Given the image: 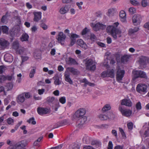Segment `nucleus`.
Masks as SVG:
<instances>
[{"mask_svg": "<svg viewBox=\"0 0 149 149\" xmlns=\"http://www.w3.org/2000/svg\"><path fill=\"white\" fill-rule=\"evenodd\" d=\"M59 102L62 104H65L66 102V98L65 97H61L59 99Z\"/></svg>", "mask_w": 149, "mask_h": 149, "instance_id": "c03bdc74", "label": "nucleus"}, {"mask_svg": "<svg viewBox=\"0 0 149 149\" xmlns=\"http://www.w3.org/2000/svg\"><path fill=\"white\" fill-rule=\"evenodd\" d=\"M119 110L123 116L126 117H129L132 114V111L129 109H124L121 106H119L118 108Z\"/></svg>", "mask_w": 149, "mask_h": 149, "instance_id": "423d86ee", "label": "nucleus"}, {"mask_svg": "<svg viewBox=\"0 0 149 149\" xmlns=\"http://www.w3.org/2000/svg\"><path fill=\"white\" fill-rule=\"evenodd\" d=\"M144 27L149 30V22L146 23L144 25Z\"/></svg>", "mask_w": 149, "mask_h": 149, "instance_id": "774afa93", "label": "nucleus"}, {"mask_svg": "<svg viewBox=\"0 0 149 149\" xmlns=\"http://www.w3.org/2000/svg\"><path fill=\"white\" fill-rule=\"evenodd\" d=\"M129 11L131 14H132L135 13L136 9L133 8L131 7L129 9Z\"/></svg>", "mask_w": 149, "mask_h": 149, "instance_id": "09e8293b", "label": "nucleus"}, {"mask_svg": "<svg viewBox=\"0 0 149 149\" xmlns=\"http://www.w3.org/2000/svg\"><path fill=\"white\" fill-rule=\"evenodd\" d=\"M147 86L141 84H138L136 87V91L138 93L144 94L147 92Z\"/></svg>", "mask_w": 149, "mask_h": 149, "instance_id": "39448f33", "label": "nucleus"}, {"mask_svg": "<svg viewBox=\"0 0 149 149\" xmlns=\"http://www.w3.org/2000/svg\"><path fill=\"white\" fill-rule=\"evenodd\" d=\"M113 144L111 141H109L108 143L107 149H113Z\"/></svg>", "mask_w": 149, "mask_h": 149, "instance_id": "3c124183", "label": "nucleus"}, {"mask_svg": "<svg viewBox=\"0 0 149 149\" xmlns=\"http://www.w3.org/2000/svg\"><path fill=\"white\" fill-rule=\"evenodd\" d=\"M134 75L133 79L134 81L135 79L138 78H146L147 77L146 73L141 70L135 71L132 72Z\"/></svg>", "mask_w": 149, "mask_h": 149, "instance_id": "7ed1b4c3", "label": "nucleus"}, {"mask_svg": "<svg viewBox=\"0 0 149 149\" xmlns=\"http://www.w3.org/2000/svg\"><path fill=\"white\" fill-rule=\"evenodd\" d=\"M33 69L31 70L29 74V77L31 78H33L34 77V74L36 72V69L35 67H33Z\"/></svg>", "mask_w": 149, "mask_h": 149, "instance_id": "e433bc0d", "label": "nucleus"}, {"mask_svg": "<svg viewBox=\"0 0 149 149\" xmlns=\"http://www.w3.org/2000/svg\"><path fill=\"white\" fill-rule=\"evenodd\" d=\"M119 24L118 22H115L113 25L109 26L107 28V32L109 33L115 39H117V37L120 38L121 36V31L117 28Z\"/></svg>", "mask_w": 149, "mask_h": 149, "instance_id": "f257e3e1", "label": "nucleus"}, {"mask_svg": "<svg viewBox=\"0 0 149 149\" xmlns=\"http://www.w3.org/2000/svg\"><path fill=\"white\" fill-rule=\"evenodd\" d=\"M27 122L29 123H31L32 125H35L36 123V121L35 120L34 118L33 117L30 118L27 120Z\"/></svg>", "mask_w": 149, "mask_h": 149, "instance_id": "ea45409f", "label": "nucleus"}, {"mask_svg": "<svg viewBox=\"0 0 149 149\" xmlns=\"http://www.w3.org/2000/svg\"><path fill=\"white\" fill-rule=\"evenodd\" d=\"M29 38V36L27 34L24 33L22 34L20 39L22 42L27 41H28Z\"/></svg>", "mask_w": 149, "mask_h": 149, "instance_id": "5701e85b", "label": "nucleus"}, {"mask_svg": "<svg viewBox=\"0 0 149 149\" xmlns=\"http://www.w3.org/2000/svg\"><path fill=\"white\" fill-rule=\"evenodd\" d=\"M116 12V10L115 9L111 8L108 11V15L109 16H111L113 15Z\"/></svg>", "mask_w": 149, "mask_h": 149, "instance_id": "c9c22d12", "label": "nucleus"}, {"mask_svg": "<svg viewBox=\"0 0 149 149\" xmlns=\"http://www.w3.org/2000/svg\"><path fill=\"white\" fill-rule=\"evenodd\" d=\"M7 18V16L5 15L3 16L1 19V21L2 22L4 23L6 22Z\"/></svg>", "mask_w": 149, "mask_h": 149, "instance_id": "680f3d73", "label": "nucleus"}, {"mask_svg": "<svg viewBox=\"0 0 149 149\" xmlns=\"http://www.w3.org/2000/svg\"><path fill=\"white\" fill-rule=\"evenodd\" d=\"M66 38V36L62 32H60L59 33L58 35L56 38V39L58 42L62 45L64 44V42Z\"/></svg>", "mask_w": 149, "mask_h": 149, "instance_id": "9d476101", "label": "nucleus"}, {"mask_svg": "<svg viewBox=\"0 0 149 149\" xmlns=\"http://www.w3.org/2000/svg\"><path fill=\"white\" fill-rule=\"evenodd\" d=\"M87 120V118L86 117L80 118L77 121V123L80 126L83 125Z\"/></svg>", "mask_w": 149, "mask_h": 149, "instance_id": "4be33fe9", "label": "nucleus"}, {"mask_svg": "<svg viewBox=\"0 0 149 149\" xmlns=\"http://www.w3.org/2000/svg\"><path fill=\"white\" fill-rule=\"evenodd\" d=\"M119 16L120 17L121 20L123 22H124L126 20V14L125 11L121 10Z\"/></svg>", "mask_w": 149, "mask_h": 149, "instance_id": "412c9836", "label": "nucleus"}, {"mask_svg": "<svg viewBox=\"0 0 149 149\" xmlns=\"http://www.w3.org/2000/svg\"><path fill=\"white\" fill-rule=\"evenodd\" d=\"M37 111L39 114L42 115L48 113L49 110L46 108L39 107L37 109Z\"/></svg>", "mask_w": 149, "mask_h": 149, "instance_id": "ddd939ff", "label": "nucleus"}, {"mask_svg": "<svg viewBox=\"0 0 149 149\" xmlns=\"http://www.w3.org/2000/svg\"><path fill=\"white\" fill-rule=\"evenodd\" d=\"M22 121H20L15 126V130H17L19 127L22 124Z\"/></svg>", "mask_w": 149, "mask_h": 149, "instance_id": "69168bd1", "label": "nucleus"}, {"mask_svg": "<svg viewBox=\"0 0 149 149\" xmlns=\"http://www.w3.org/2000/svg\"><path fill=\"white\" fill-rule=\"evenodd\" d=\"M4 60L6 62H12L13 60V58L12 56L9 53L6 54L4 57Z\"/></svg>", "mask_w": 149, "mask_h": 149, "instance_id": "dca6fc26", "label": "nucleus"}, {"mask_svg": "<svg viewBox=\"0 0 149 149\" xmlns=\"http://www.w3.org/2000/svg\"><path fill=\"white\" fill-rule=\"evenodd\" d=\"M141 4L142 6L144 7L149 5V0H142Z\"/></svg>", "mask_w": 149, "mask_h": 149, "instance_id": "f704fd0d", "label": "nucleus"}, {"mask_svg": "<svg viewBox=\"0 0 149 149\" xmlns=\"http://www.w3.org/2000/svg\"><path fill=\"white\" fill-rule=\"evenodd\" d=\"M130 2L131 4L135 6H139L140 4V3L136 0H130Z\"/></svg>", "mask_w": 149, "mask_h": 149, "instance_id": "58836bf2", "label": "nucleus"}, {"mask_svg": "<svg viewBox=\"0 0 149 149\" xmlns=\"http://www.w3.org/2000/svg\"><path fill=\"white\" fill-rule=\"evenodd\" d=\"M2 32L5 33H8V28L6 26H2Z\"/></svg>", "mask_w": 149, "mask_h": 149, "instance_id": "4c0bfd02", "label": "nucleus"}, {"mask_svg": "<svg viewBox=\"0 0 149 149\" xmlns=\"http://www.w3.org/2000/svg\"><path fill=\"white\" fill-rule=\"evenodd\" d=\"M53 79L54 80V84L55 85H59L61 83V78L57 75H55Z\"/></svg>", "mask_w": 149, "mask_h": 149, "instance_id": "2eb2a0df", "label": "nucleus"}, {"mask_svg": "<svg viewBox=\"0 0 149 149\" xmlns=\"http://www.w3.org/2000/svg\"><path fill=\"white\" fill-rule=\"evenodd\" d=\"M26 50V49L20 46L16 51L19 54L22 55L25 52Z\"/></svg>", "mask_w": 149, "mask_h": 149, "instance_id": "c85d7f7f", "label": "nucleus"}, {"mask_svg": "<svg viewBox=\"0 0 149 149\" xmlns=\"http://www.w3.org/2000/svg\"><path fill=\"white\" fill-rule=\"evenodd\" d=\"M10 35L12 37L19 36L20 35V33L19 30H16L14 31H11L10 32Z\"/></svg>", "mask_w": 149, "mask_h": 149, "instance_id": "a878e982", "label": "nucleus"}, {"mask_svg": "<svg viewBox=\"0 0 149 149\" xmlns=\"http://www.w3.org/2000/svg\"><path fill=\"white\" fill-rule=\"evenodd\" d=\"M5 80H6V76L2 75H0V82H1Z\"/></svg>", "mask_w": 149, "mask_h": 149, "instance_id": "4d7b16f0", "label": "nucleus"}, {"mask_svg": "<svg viewBox=\"0 0 149 149\" xmlns=\"http://www.w3.org/2000/svg\"><path fill=\"white\" fill-rule=\"evenodd\" d=\"M7 87L8 89V90H9L13 88V85L11 83H8L7 84Z\"/></svg>", "mask_w": 149, "mask_h": 149, "instance_id": "6e6d98bb", "label": "nucleus"}, {"mask_svg": "<svg viewBox=\"0 0 149 149\" xmlns=\"http://www.w3.org/2000/svg\"><path fill=\"white\" fill-rule=\"evenodd\" d=\"M139 30V28L138 27H135L133 29L131 28L129 30V33L130 35H132L136 32Z\"/></svg>", "mask_w": 149, "mask_h": 149, "instance_id": "bb28decb", "label": "nucleus"}, {"mask_svg": "<svg viewBox=\"0 0 149 149\" xmlns=\"http://www.w3.org/2000/svg\"><path fill=\"white\" fill-rule=\"evenodd\" d=\"M45 91V89L44 88L39 89L38 90V94L40 95H42L44 93Z\"/></svg>", "mask_w": 149, "mask_h": 149, "instance_id": "603ef678", "label": "nucleus"}, {"mask_svg": "<svg viewBox=\"0 0 149 149\" xmlns=\"http://www.w3.org/2000/svg\"><path fill=\"white\" fill-rule=\"evenodd\" d=\"M101 142L99 141L94 140L91 142V144L93 145H95L96 147L98 148L101 145Z\"/></svg>", "mask_w": 149, "mask_h": 149, "instance_id": "c756f323", "label": "nucleus"}, {"mask_svg": "<svg viewBox=\"0 0 149 149\" xmlns=\"http://www.w3.org/2000/svg\"><path fill=\"white\" fill-rule=\"evenodd\" d=\"M25 101L24 93L19 95L17 97V102L18 103L23 102Z\"/></svg>", "mask_w": 149, "mask_h": 149, "instance_id": "b1692460", "label": "nucleus"}, {"mask_svg": "<svg viewBox=\"0 0 149 149\" xmlns=\"http://www.w3.org/2000/svg\"><path fill=\"white\" fill-rule=\"evenodd\" d=\"M67 63L70 65H75L77 64V63L76 60L71 57H69L68 58V61H67Z\"/></svg>", "mask_w": 149, "mask_h": 149, "instance_id": "cd10ccee", "label": "nucleus"}, {"mask_svg": "<svg viewBox=\"0 0 149 149\" xmlns=\"http://www.w3.org/2000/svg\"><path fill=\"white\" fill-rule=\"evenodd\" d=\"M88 31V30L87 28H85L82 30L81 33L82 35H85Z\"/></svg>", "mask_w": 149, "mask_h": 149, "instance_id": "052dcab7", "label": "nucleus"}, {"mask_svg": "<svg viewBox=\"0 0 149 149\" xmlns=\"http://www.w3.org/2000/svg\"><path fill=\"white\" fill-rule=\"evenodd\" d=\"M119 130L120 132V133L122 137H126V135L123 129L122 128L119 127Z\"/></svg>", "mask_w": 149, "mask_h": 149, "instance_id": "864d4df0", "label": "nucleus"}, {"mask_svg": "<svg viewBox=\"0 0 149 149\" xmlns=\"http://www.w3.org/2000/svg\"><path fill=\"white\" fill-rule=\"evenodd\" d=\"M86 110L84 109L80 108L75 113V116L77 118H81L84 115Z\"/></svg>", "mask_w": 149, "mask_h": 149, "instance_id": "f8f14e48", "label": "nucleus"}, {"mask_svg": "<svg viewBox=\"0 0 149 149\" xmlns=\"http://www.w3.org/2000/svg\"><path fill=\"white\" fill-rule=\"evenodd\" d=\"M7 41L3 38L0 39V45L3 47H6L7 46Z\"/></svg>", "mask_w": 149, "mask_h": 149, "instance_id": "2f4dec72", "label": "nucleus"}, {"mask_svg": "<svg viewBox=\"0 0 149 149\" xmlns=\"http://www.w3.org/2000/svg\"><path fill=\"white\" fill-rule=\"evenodd\" d=\"M127 127L128 129L131 130L132 129L133 127V124L132 123H130L127 124Z\"/></svg>", "mask_w": 149, "mask_h": 149, "instance_id": "13d9d810", "label": "nucleus"}, {"mask_svg": "<svg viewBox=\"0 0 149 149\" xmlns=\"http://www.w3.org/2000/svg\"><path fill=\"white\" fill-rule=\"evenodd\" d=\"M101 76L102 77H110L111 78L114 77V70L112 69L108 70L106 72L104 71L101 74Z\"/></svg>", "mask_w": 149, "mask_h": 149, "instance_id": "0eeeda50", "label": "nucleus"}, {"mask_svg": "<svg viewBox=\"0 0 149 149\" xmlns=\"http://www.w3.org/2000/svg\"><path fill=\"white\" fill-rule=\"evenodd\" d=\"M121 104L122 105L130 107L132 106V103L130 99H124L121 100Z\"/></svg>", "mask_w": 149, "mask_h": 149, "instance_id": "4468645a", "label": "nucleus"}, {"mask_svg": "<svg viewBox=\"0 0 149 149\" xmlns=\"http://www.w3.org/2000/svg\"><path fill=\"white\" fill-rule=\"evenodd\" d=\"M90 25L93 28V29L95 31L103 30L105 29L106 28L105 25L100 23H97L95 24L92 23H91Z\"/></svg>", "mask_w": 149, "mask_h": 149, "instance_id": "20e7f679", "label": "nucleus"}, {"mask_svg": "<svg viewBox=\"0 0 149 149\" xmlns=\"http://www.w3.org/2000/svg\"><path fill=\"white\" fill-rule=\"evenodd\" d=\"M87 60L86 63V69L91 71H94L95 70L96 65L93 61L91 59Z\"/></svg>", "mask_w": 149, "mask_h": 149, "instance_id": "f03ea898", "label": "nucleus"}, {"mask_svg": "<svg viewBox=\"0 0 149 149\" xmlns=\"http://www.w3.org/2000/svg\"><path fill=\"white\" fill-rule=\"evenodd\" d=\"M130 57V56L128 55H125L121 58V61L122 62H127L128 61Z\"/></svg>", "mask_w": 149, "mask_h": 149, "instance_id": "7c9ffc66", "label": "nucleus"}, {"mask_svg": "<svg viewBox=\"0 0 149 149\" xmlns=\"http://www.w3.org/2000/svg\"><path fill=\"white\" fill-rule=\"evenodd\" d=\"M71 39V42H70V45L71 46L73 45L75 43L76 41V39L73 38H70Z\"/></svg>", "mask_w": 149, "mask_h": 149, "instance_id": "338daca9", "label": "nucleus"}, {"mask_svg": "<svg viewBox=\"0 0 149 149\" xmlns=\"http://www.w3.org/2000/svg\"><path fill=\"white\" fill-rule=\"evenodd\" d=\"M111 107L110 105L109 104H106L105 105L102 109L103 112H105L107 111L110 110L111 109Z\"/></svg>", "mask_w": 149, "mask_h": 149, "instance_id": "72a5a7b5", "label": "nucleus"}, {"mask_svg": "<svg viewBox=\"0 0 149 149\" xmlns=\"http://www.w3.org/2000/svg\"><path fill=\"white\" fill-rule=\"evenodd\" d=\"M79 37V36L76 34H72L71 35L70 38L76 39Z\"/></svg>", "mask_w": 149, "mask_h": 149, "instance_id": "0e129e2a", "label": "nucleus"}, {"mask_svg": "<svg viewBox=\"0 0 149 149\" xmlns=\"http://www.w3.org/2000/svg\"><path fill=\"white\" fill-rule=\"evenodd\" d=\"M68 70L74 75H76L78 74L79 72L77 69L72 67H68L67 68Z\"/></svg>", "mask_w": 149, "mask_h": 149, "instance_id": "393cba45", "label": "nucleus"}, {"mask_svg": "<svg viewBox=\"0 0 149 149\" xmlns=\"http://www.w3.org/2000/svg\"><path fill=\"white\" fill-rule=\"evenodd\" d=\"M29 57L27 56H22V62H24L29 59Z\"/></svg>", "mask_w": 149, "mask_h": 149, "instance_id": "bf43d9fd", "label": "nucleus"}, {"mask_svg": "<svg viewBox=\"0 0 149 149\" xmlns=\"http://www.w3.org/2000/svg\"><path fill=\"white\" fill-rule=\"evenodd\" d=\"M99 118L102 120H106L108 118V116L103 114H100L99 116Z\"/></svg>", "mask_w": 149, "mask_h": 149, "instance_id": "a19ab883", "label": "nucleus"}, {"mask_svg": "<svg viewBox=\"0 0 149 149\" xmlns=\"http://www.w3.org/2000/svg\"><path fill=\"white\" fill-rule=\"evenodd\" d=\"M136 107L137 110H140L141 109V104L140 102H138L136 103Z\"/></svg>", "mask_w": 149, "mask_h": 149, "instance_id": "a18cd8bd", "label": "nucleus"}, {"mask_svg": "<svg viewBox=\"0 0 149 149\" xmlns=\"http://www.w3.org/2000/svg\"><path fill=\"white\" fill-rule=\"evenodd\" d=\"M125 73L124 70H121L120 68L118 69L116 75V79L118 82L120 83L121 82Z\"/></svg>", "mask_w": 149, "mask_h": 149, "instance_id": "1a4fd4ad", "label": "nucleus"}, {"mask_svg": "<svg viewBox=\"0 0 149 149\" xmlns=\"http://www.w3.org/2000/svg\"><path fill=\"white\" fill-rule=\"evenodd\" d=\"M68 10V9L67 6H65L64 7L61 8L60 10V12L61 14H64L67 13Z\"/></svg>", "mask_w": 149, "mask_h": 149, "instance_id": "473e14b6", "label": "nucleus"}, {"mask_svg": "<svg viewBox=\"0 0 149 149\" xmlns=\"http://www.w3.org/2000/svg\"><path fill=\"white\" fill-rule=\"evenodd\" d=\"M6 69V68L3 65L0 66V74L3 72Z\"/></svg>", "mask_w": 149, "mask_h": 149, "instance_id": "49530a36", "label": "nucleus"}, {"mask_svg": "<svg viewBox=\"0 0 149 149\" xmlns=\"http://www.w3.org/2000/svg\"><path fill=\"white\" fill-rule=\"evenodd\" d=\"M12 47L13 49L15 51L17 50L20 47L19 41L17 40H15L12 43Z\"/></svg>", "mask_w": 149, "mask_h": 149, "instance_id": "6ab92c4d", "label": "nucleus"}, {"mask_svg": "<svg viewBox=\"0 0 149 149\" xmlns=\"http://www.w3.org/2000/svg\"><path fill=\"white\" fill-rule=\"evenodd\" d=\"M148 60V58L144 56H141L139 58V62L140 65H143V67L145 68Z\"/></svg>", "mask_w": 149, "mask_h": 149, "instance_id": "9b49d317", "label": "nucleus"}, {"mask_svg": "<svg viewBox=\"0 0 149 149\" xmlns=\"http://www.w3.org/2000/svg\"><path fill=\"white\" fill-rule=\"evenodd\" d=\"M54 97H49L47 98V101L49 102H52L54 100Z\"/></svg>", "mask_w": 149, "mask_h": 149, "instance_id": "8fccbe9b", "label": "nucleus"}, {"mask_svg": "<svg viewBox=\"0 0 149 149\" xmlns=\"http://www.w3.org/2000/svg\"><path fill=\"white\" fill-rule=\"evenodd\" d=\"M78 45L84 49H86L87 48V46L84 42L83 40L80 39L77 40Z\"/></svg>", "mask_w": 149, "mask_h": 149, "instance_id": "f3484780", "label": "nucleus"}, {"mask_svg": "<svg viewBox=\"0 0 149 149\" xmlns=\"http://www.w3.org/2000/svg\"><path fill=\"white\" fill-rule=\"evenodd\" d=\"M90 39L93 41H95L97 39V38L95 36L93 33H91Z\"/></svg>", "mask_w": 149, "mask_h": 149, "instance_id": "79ce46f5", "label": "nucleus"}, {"mask_svg": "<svg viewBox=\"0 0 149 149\" xmlns=\"http://www.w3.org/2000/svg\"><path fill=\"white\" fill-rule=\"evenodd\" d=\"M65 80L70 84H72L73 81L70 77V74L68 72H65L64 75Z\"/></svg>", "mask_w": 149, "mask_h": 149, "instance_id": "a211bd4d", "label": "nucleus"}, {"mask_svg": "<svg viewBox=\"0 0 149 149\" xmlns=\"http://www.w3.org/2000/svg\"><path fill=\"white\" fill-rule=\"evenodd\" d=\"M88 80L86 78H84L83 79H80L79 80V82L81 83H84V86H86V84L88 81Z\"/></svg>", "mask_w": 149, "mask_h": 149, "instance_id": "de8ad7c7", "label": "nucleus"}, {"mask_svg": "<svg viewBox=\"0 0 149 149\" xmlns=\"http://www.w3.org/2000/svg\"><path fill=\"white\" fill-rule=\"evenodd\" d=\"M41 12H36L34 13V21L35 22H38L41 18Z\"/></svg>", "mask_w": 149, "mask_h": 149, "instance_id": "aec40b11", "label": "nucleus"}, {"mask_svg": "<svg viewBox=\"0 0 149 149\" xmlns=\"http://www.w3.org/2000/svg\"><path fill=\"white\" fill-rule=\"evenodd\" d=\"M24 93V95H25V97L26 98H29L31 97V95L29 93Z\"/></svg>", "mask_w": 149, "mask_h": 149, "instance_id": "e2e57ef3", "label": "nucleus"}, {"mask_svg": "<svg viewBox=\"0 0 149 149\" xmlns=\"http://www.w3.org/2000/svg\"><path fill=\"white\" fill-rule=\"evenodd\" d=\"M111 133L114 136H115L116 138H117V131L116 130H112L111 131Z\"/></svg>", "mask_w": 149, "mask_h": 149, "instance_id": "5fc2aeb1", "label": "nucleus"}, {"mask_svg": "<svg viewBox=\"0 0 149 149\" xmlns=\"http://www.w3.org/2000/svg\"><path fill=\"white\" fill-rule=\"evenodd\" d=\"M142 20L141 16L140 15H134L132 17V22L134 25L137 26L140 24Z\"/></svg>", "mask_w": 149, "mask_h": 149, "instance_id": "6e6552de", "label": "nucleus"}, {"mask_svg": "<svg viewBox=\"0 0 149 149\" xmlns=\"http://www.w3.org/2000/svg\"><path fill=\"white\" fill-rule=\"evenodd\" d=\"M8 123L9 125H13L14 123V120L11 118H9L7 120Z\"/></svg>", "mask_w": 149, "mask_h": 149, "instance_id": "37998d69", "label": "nucleus"}]
</instances>
